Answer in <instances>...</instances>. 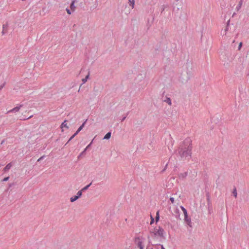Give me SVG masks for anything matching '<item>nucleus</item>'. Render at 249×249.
Wrapping results in <instances>:
<instances>
[{
  "instance_id": "nucleus-46",
  "label": "nucleus",
  "mask_w": 249,
  "mask_h": 249,
  "mask_svg": "<svg viewBox=\"0 0 249 249\" xmlns=\"http://www.w3.org/2000/svg\"><path fill=\"white\" fill-rule=\"evenodd\" d=\"M143 249V248H142V249Z\"/></svg>"
},
{
  "instance_id": "nucleus-2",
  "label": "nucleus",
  "mask_w": 249,
  "mask_h": 249,
  "mask_svg": "<svg viewBox=\"0 0 249 249\" xmlns=\"http://www.w3.org/2000/svg\"><path fill=\"white\" fill-rule=\"evenodd\" d=\"M164 232V231L163 229L160 226H159L158 229H157L156 227L154 228L153 230L150 231L151 236L153 239L156 238L157 236H158L162 239H165Z\"/></svg>"
},
{
  "instance_id": "nucleus-41",
  "label": "nucleus",
  "mask_w": 249,
  "mask_h": 249,
  "mask_svg": "<svg viewBox=\"0 0 249 249\" xmlns=\"http://www.w3.org/2000/svg\"><path fill=\"white\" fill-rule=\"evenodd\" d=\"M230 22V20L229 19V20L227 21V25H226V26H229Z\"/></svg>"
},
{
  "instance_id": "nucleus-35",
  "label": "nucleus",
  "mask_w": 249,
  "mask_h": 249,
  "mask_svg": "<svg viewBox=\"0 0 249 249\" xmlns=\"http://www.w3.org/2000/svg\"><path fill=\"white\" fill-rule=\"evenodd\" d=\"M167 165H168V164L167 163V164H166V165H165V166L164 168V169L161 171V172H162V173L164 172L165 171L166 168V167H167Z\"/></svg>"
},
{
  "instance_id": "nucleus-12",
  "label": "nucleus",
  "mask_w": 249,
  "mask_h": 249,
  "mask_svg": "<svg viewBox=\"0 0 249 249\" xmlns=\"http://www.w3.org/2000/svg\"><path fill=\"white\" fill-rule=\"evenodd\" d=\"M74 3H75V1L73 0V1H72L71 3L70 4V8L72 12H73L75 9Z\"/></svg>"
},
{
  "instance_id": "nucleus-39",
  "label": "nucleus",
  "mask_w": 249,
  "mask_h": 249,
  "mask_svg": "<svg viewBox=\"0 0 249 249\" xmlns=\"http://www.w3.org/2000/svg\"><path fill=\"white\" fill-rule=\"evenodd\" d=\"M33 117V115H31L30 116H29V117L27 118H25V119H23L24 120H28L31 118H32Z\"/></svg>"
},
{
  "instance_id": "nucleus-9",
  "label": "nucleus",
  "mask_w": 249,
  "mask_h": 249,
  "mask_svg": "<svg viewBox=\"0 0 249 249\" xmlns=\"http://www.w3.org/2000/svg\"><path fill=\"white\" fill-rule=\"evenodd\" d=\"M187 175L188 172H185L183 173H180L179 174H178V177L179 178L184 179L187 177Z\"/></svg>"
},
{
  "instance_id": "nucleus-13",
  "label": "nucleus",
  "mask_w": 249,
  "mask_h": 249,
  "mask_svg": "<svg viewBox=\"0 0 249 249\" xmlns=\"http://www.w3.org/2000/svg\"><path fill=\"white\" fill-rule=\"evenodd\" d=\"M164 102L167 103L169 105H171L172 104L171 99L169 97H166V99L164 100Z\"/></svg>"
},
{
  "instance_id": "nucleus-18",
  "label": "nucleus",
  "mask_w": 249,
  "mask_h": 249,
  "mask_svg": "<svg viewBox=\"0 0 249 249\" xmlns=\"http://www.w3.org/2000/svg\"><path fill=\"white\" fill-rule=\"evenodd\" d=\"M78 199V197H77V196H74L70 198V201L71 202H73L74 201H76Z\"/></svg>"
},
{
  "instance_id": "nucleus-45",
  "label": "nucleus",
  "mask_w": 249,
  "mask_h": 249,
  "mask_svg": "<svg viewBox=\"0 0 249 249\" xmlns=\"http://www.w3.org/2000/svg\"><path fill=\"white\" fill-rule=\"evenodd\" d=\"M176 1H178V0H176Z\"/></svg>"
},
{
  "instance_id": "nucleus-40",
  "label": "nucleus",
  "mask_w": 249,
  "mask_h": 249,
  "mask_svg": "<svg viewBox=\"0 0 249 249\" xmlns=\"http://www.w3.org/2000/svg\"><path fill=\"white\" fill-rule=\"evenodd\" d=\"M91 143H92V142L86 147V148H87V149L89 147V146L91 145Z\"/></svg>"
},
{
  "instance_id": "nucleus-26",
  "label": "nucleus",
  "mask_w": 249,
  "mask_h": 249,
  "mask_svg": "<svg viewBox=\"0 0 249 249\" xmlns=\"http://www.w3.org/2000/svg\"><path fill=\"white\" fill-rule=\"evenodd\" d=\"M9 178V177H5V178H4L2 180V181H7V180H8Z\"/></svg>"
},
{
  "instance_id": "nucleus-31",
  "label": "nucleus",
  "mask_w": 249,
  "mask_h": 249,
  "mask_svg": "<svg viewBox=\"0 0 249 249\" xmlns=\"http://www.w3.org/2000/svg\"><path fill=\"white\" fill-rule=\"evenodd\" d=\"M45 157V155H43L42 156V157H41L40 158H39L38 160H37V161H40L41 160H42V159H43V158Z\"/></svg>"
},
{
  "instance_id": "nucleus-4",
  "label": "nucleus",
  "mask_w": 249,
  "mask_h": 249,
  "mask_svg": "<svg viewBox=\"0 0 249 249\" xmlns=\"http://www.w3.org/2000/svg\"><path fill=\"white\" fill-rule=\"evenodd\" d=\"M206 197H207V204L208 206L209 207L212 206V203L211 201V197H210V194L209 192H206Z\"/></svg>"
},
{
  "instance_id": "nucleus-14",
  "label": "nucleus",
  "mask_w": 249,
  "mask_h": 249,
  "mask_svg": "<svg viewBox=\"0 0 249 249\" xmlns=\"http://www.w3.org/2000/svg\"><path fill=\"white\" fill-rule=\"evenodd\" d=\"M87 120H86L82 124V125L78 128V129L77 130V131L76 132H78V133L83 129V128L84 127L85 124H86V122Z\"/></svg>"
},
{
  "instance_id": "nucleus-6",
  "label": "nucleus",
  "mask_w": 249,
  "mask_h": 249,
  "mask_svg": "<svg viewBox=\"0 0 249 249\" xmlns=\"http://www.w3.org/2000/svg\"><path fill=\"white\" fill-rule=\"evenodd\" d=\"M22 106H23V105H20L18 107H16L13 108V109H11L10 110H9L8 111V112H18V111H19V110L20 108V107H21Z\"/></svg>"
},
{
  "instance_id": "nucleus-24",
  "label": "nucleus",
  "mask_w": 249,
  "mask_h": 249,
  "mask_svg": "<svg viewBox=\"0 0 249 249\" xmlns=\"http://www.w3.org/2000/svg\"><path fill=\"white\" fill-rule=\"evenodd\" d=\"M6 84V82H4L0 86V91L3 89Z\"/></svg>"
},
{
  "instance_id": "nucleus-30",
  "label": "nucleus",
  "mask_w": 249,
  "mask_h": 249,
  "mask_svg": "<svg viewBox=\"0 0 249 249\" xmlns=\"http://www.w3.org/2000/svg\"><path fill=\"white\" fill-rule=\"evenodd\" d=\"M241 4H242V1L241 0L239 2V5H238V6L236 7V8H237L238 9H239L240 7H241Z\"/></svg>"
},
{
  "instance_id": "nucleus-8",
  "label": "nucleus",
  "mask_w": 249,
  "mask_h": 249,
  "mask_svg": "<svg viewBox=\"0 0 249 249\" xmlns=\"http://www.w3.org/2000/svg\"><path fill=\"white\" fill-rule=\"evenodd\" d=\"M12 166V162H10L8 164H7L6 166L3 168V171L4 172H6L8 171Z\"/></svg>"
},
{
  "instance_id": "nucleus-1",
  "label": "nucleus",
  "mask_w": 249,
  "mask_h": 249,
  "mask_svg": "<svg viewBox=\"0 0 249 249\" xmlns=\"http://www.w3.org/2000/svg\"><path fill=\"white\" fill-rule=\"evenodd\" d=\"M192 149V141L190 138H187L176 150L177 154L178 155L181 159L186 158L188 156L191 157Z\"/></svg>"
},
{
  "instance_id": "nucleus-34",
  "label": "nucleus",
  "mask_w": 249,
  "mask_h": 249,
  "mask_svg": "<svg viewBox=\"0 0 249 249\" xmlns=\"http://www.w3.org/2000/svg\"><path fill=\"white\" fill-rule=\"evenodd\" d=\"M89 76V71L88 75L85 77L86 80H88Z\"/></svg>"
},
{
  "instance_id": "nucleus-44",
  "label": "nucleus",
  "mask_w": 249,
  "mask_h": 249,
  "mask_svg": "<svg viewBox=\"0 0 249 249\" xmlns=\"http://www.w3.org/2000/svg\"><path fill=\"white\" fill-rule=\"evenodd\" d=\"M189 79H190L189 77H187V79L185 80V82H187Z\"/></svg>"
},
{
  "instance_id": "nucleus-38",
  "label": "nucleus",
  "mask_w": 249,
  "mask_h": 249,
  "mask_svg": "<svg viewBox=\"0 0 249 249\" xmlns=\"http://www.w3.org/2000/svg\"><path fill=\"white\" fill-rule=\"evenodd\" d=\"M165 6L163 5V7H162V9H161V13H162L164 11V10L165 9Z\"/></svg>"
},
{
  "instance_id": "nucleus-10",
  "label": "nucleus",
  "mask_w": 249,
  "mask_h": 249,
  "mask_svg": "<svg viewBox=\"0 0 249 249\" xmlns=\"http://www.w3.org/2000/svg\"><path fill=\"white\" fill-rule=\"evenodd\" d=\"M67 120H65L61 124V128L63 129V127H65L67 129H68L69 128V126L67 125ZM62 131H63V129L62 130Z\"/></svg>"
},
{
  "instance_id": "nucleus-42",
  "label": "nucleus",
  "mask_w": 249,
  "mask_h": 249,
  "mask_svg": "<svg viewBox=\"0 0 249 249\" xmlns=\"http://www.w3.org/2000/svg\"><path fill=\"white\" fill-rule=\"evenodd\" d=\"M175 212L178 214L179 213V210L178 209H176Z\"/></svg>"
},
{
  "instance_id": "nucleus-17",
  "label": "nucleus",
  "mask_w": 249,
  "mask_h": 249,
  "mask_svg": "<svg viewBox=\"0 0 249 249\" xmlns=\"http://www.w3.org/2000/svg\"><path fill=\"white\" fill-rule=\"evenodd\" d=\"M129 5L133 8L135 5V0H129Z\"/></svg>"
},
{
  "instance_id": "nucleus-28",
  "label": "nucleus",
  "mask_w": 249,
  "mask_h": 249,
  "mask_svg": "<svg viewBox=\"0 0 249 249\" xmlns=\"http://www.w3.org/2000/svg\"><path fill=\"white\" fill-rule=\"evenodd\" d=\"M154 222V218L152 217V216H151V221H150V225H152Z\"/></svg>"
},
{
  "instance_id": "nucleus-37",
  "label": "nucleus",
  "mask_w": 249,
  "mask_h": 249,
  "mask_svg": "<svg viewBox=\"0 0 249 249\" xmlns=\"http://www.w3.org/2000/svg\"><path fill=\"white\" fill-rule=\"evenodd\" d=\"M15 185V183H10L9 184V188H11L13 186H14Z\"/></svg>"
},
{
  "instance_id": "nucleus-21",
  "label": "nucleus",
  "mask_w": 249,
  "mask_h": 249,
  "mask_svg": "<svg viewBox=\"0 0 249 249\" xmlns=\"http://www.w3.org/2000/svg\"><path fill=\"white\" fill-rule=\"evenodd\" d=\"M180 208L182 210V211L183 212V213H184V215H187L188 214H187V211L186 209L184 207H183V206H180Z\"/></svg>"
},
{
  "instance_id": "nucleus-43",
  "label": "nucleus",
  "mask_w": 249,
  "mask_h": 249,
  "mask_svg": "<svg viewBox=\"0 0 249 249\" xmlns=\"http://www.w3.org/2000/svg\"><path fill=\"white\" fill-rule=\"evenodd\" d=\"M160 216L159 215V211H158L156 213V216Z\"/></svg>"
},
{
  "instance_id": "nucleus-29",
  "label": "nucleus",
  "mask_w": 249,
  "mask_h": 249,
  "mask_svg": "<svg viewBox=\"0 0 249 249\" xmlns=\"http://www.w3.org/2000/svg\"><path fill=\"white\" fill-rule=\"evenodd\" d=\"M170 200L171 201L172 203H174L175 200H174V197H171L170 198Z\"/></svg>"
},
{
  "instance_id": "nucleus-33",
  "label": "nucleus",
  "mask_w": 249,
  "mask_h": 249,
  "mask_svg": "<svg viewBox=\"0 0 249 249\" xmlns=\"http://www.w3.org/2000/svg\"><path fill=\"white\" fill-rule=\"evenodd\" d=\"M242 46V42H240L239 43V46H238V50H240Z\"/></svg>"
},
{
  "instance_id": "nucleus-32",
  "label": "nucleus",
  "mask_w": 249,
  "mask_h": 249,
  "mask_svg": "<svg viewBox=\"0 0 249 249\" xmlns=\"http://www.w3.org/2000/svg\"><path fill=\"white\" fill-rule=\"evenodd\" d=\"M160 219V216H156V223L158 222V221Z\"/></svg>"
},
{
  "instance_id": "nucleus-25",
  "label": "nucleus",
  "mask_w": 249,
  "mask_h": 249,
  "mask_svg": "<svg viewBox=\"0 0 249 249\" xmlns=\"http://www.w3.org/2000/svg\"><path fill=\"white\" fill-rule=\"evenodd\" d=\"M71 9L70 10V9H68V8H67V9H66V11H67V13H68V14H69V15H71Z\"/></svg>"
},
{
  "instance_id": "nucleus-20",
  "label": "nucleus",
  "mask_w": 249,
  "mask_h": 249,
  "mask_svg": "<svg viewBox=\"0 0 249 249\" xmlns=\"http://www.w3.org/2000/svg\"><path fill=\"white\" fill-rule=\"evenodd\" d=\"M232 194H233V196L236 198L237 196V193L236 188L235 187H234V188L233 190Z\"/></svg>"
},
{
  "instance_id": "nucleus-27",
  "label": "nucleus",
  "mask_w": 249,
  "mask_h": 249,
  "mask_svg": "<svg viewBox=\"0 0 249 249\" xmlns=\"http://www.w3.org/2000/svg\"><path fill=\"white\" fill-rule=\"evenodd\" d=\"M87 81V80H86V79H85V78L82 79V82H83V83L81 84L80 85V87L82 86V85H83V84H84Z\"/></svg>"
},
{
  "instance_id": "nucleus-36",
  "label": "nucleus",
  "mask_w": 249,
  "mask_h": 249,
  "mask_svg": "<svg viewBox=\"0 0 249 249\" xmlns=\"http://www.w3.org/2000/svg\"><path fill=\"white\" fill-rule=\"evenodd\" d=\"M228 30H229V26H226V28L225 29V34H226V32L228 31Z\"/></svg>"
},
{
  "instance_id": "nucleus-11",
  "label": "nucleus",
  "mask_w": 249,
  "mask_h": 249,
  "mask_svg": "<svg viewBox=\"0 0 249 249\" xmlns=\"http://www.w3.org/2000/svg\"><path fill=\"white\" fill-rule=\"evenodd\" d=\"M111 132L110 131L107 132L104 136L103 139H105V140L109 139L111 137Z\"/></svg>"
},
{
  "instance_id": "nucleus-7",
  "label": "nucleus",
  "mask_w": 249,
  "mask_h": 249,
  "mask_svg": "<svg viewBox=\"0 0 249 249\" xmlns=\"http://www.w3.org/2000/svg\"><path fill=\"white\" fill-rule=\"evenodd\" d=\"M8 27V25L7 23L3 25V27H2L3 30L1 32L2 35H4L5 33H6L7 32Z\"/></svg>"
},
{
  "instance_id": "nucleus-23",
  "label": "nucleus",
  "mask_w": 249,
  "mask_h": 249,
  "mask_svg": "<svg viewBox=\"0 0 249 249\" xmlns=\"http://www.w3.org/2000/svg\"><path fill=\"white\" fill-rule=\"evenodd\" d=\"M129 111L127 112V113H126V115L122 118V119H121V122H123L126 119L127 116L129 114Z\"/></svg>"
},
{
  "instance_id": "nucleus-22",
  "label": "nucleus",
  "mask_w": 249,
  "mask_h": 249,
  "mask_svg": "<svg viewBox=\"0 0 249 249\" xmlns=\"http://www.w3.org/2000/svg\"><path fill=\"white\" fill-rule=\"evenodd\" d=\"M82 195V191L81 190L77 192L76 196H77V197L79 198V197H80Z\"/></svg>"
},
{
  "instance_id": "nucleus-19",
  "label": "nucleus",
  "mask_w": 249,
  "mask_h": 249,
  "mask_svg": "<svg viewBox=\"0 0 249 249\" xmlns=\"http://www.w3.org/2000/svg\"><path fill=\"white\" fill-rule=\"evenodd\" d=\"M91 183H92V182H90L89 184L86 185L84 188H83L81 189L82 192L85 191L87 190V189H88V188L89 187V186L91 185Z\"/></svg>"
},
{
  "instance_id": "nucleus-16",
  "label": "nucleus",
  "mask_w": 249,
  "mask_h": 249,
  "mask_svg": "<svg viewBox=\"0 0 249 249\" xmlns=\"http://www.w3.org/2000/svg\"><path fill=\"white\" fill-rule=\"evenodd\" d=\"M78 134V132H75L74 133V134L73 135H72L71 137V138H70L69 139V140H68V142L65 144V145H66L68 142H70V141H71L73 138H74V137L75 136H76Z\"/></svg>"
},
{
  "instance_id": "nucleus-15",
  "label": "nucleus",
  "mask_w": 249,
  "mask_h": 249,
  "mask_svg": "<svg viewBox=\"0 0 249 249\" xmlns=\"http://www.w3.org/2000/svg\"><path fill=\"white\" fill-rule=\"evenodd\" d=\"M87 148H85L78 156V158H82V156L85 155Z\"/></svg>"
},
{
  "instance_id": "nucleus-5",
  "label": "nucleus",
  "mask_w": 249,
  "mask_h": 249,
  "mask_svg": "<svg viewBox=\"0 0 249 249\" xmlns=\"http://www.w3.org/2000/svg\"><path fill=\"white\" fill-rule=\"evenodd\" d=\"M184 220L189 226L190 227H192L191 218L188 217V214L184 215Z\"/></svg>"
},
{
  "instance_id": "nucleus-3",
  "label": "nucleus",
  "mask_w": 249,
  "mask_h": 249,
  "mask_svg": "<svg viewBox=\"0 0 249 249\" xmlns=\"http://www.w3.org/2000/svg\"><path fill=\"white\" fill-rule=\"evenodd\" d=\"M140 237H136L135 238V242L137 243V245L139 248L140 249L143 248V246L142 245V243L140 241Z\"/></svg>"
}]
</instances>
